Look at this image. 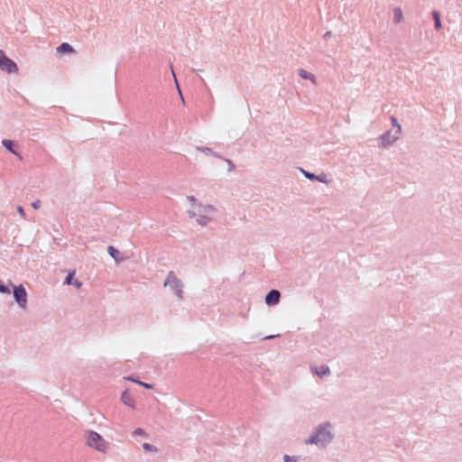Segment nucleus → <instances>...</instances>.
<instances>
[{
    "label": "nucleus",
    "instance_id": "obj_1",
    "mask_svg": "<svg viewBox=\"0 0 462 462\" xmlns=\"http://www.w3.org/2000/svg\"><path fill=\"white\" fill-rule=\"evenodd\" d=\"M88 445L99 452H106V443L105 439L97 432L90 431L88 435Z\"/></svg>",
    "mask_w": 462,
    "mask_h": 462
},
{
    "label": "nucleus",
    "instance_id": "obj_2",
    "mask_svg": "<svg viewBox=\"0 0 462 462\" xmlns=\"http://www.w3.org/2000/svg\"><path fill=\"white\" fill-rule=\"evenodd\" d=\"M0 69L3 70H6L8 73L16 72L17 66L16 64L7 58L4 51L0 50Z\"/></svg>",
    "mask_w": 462,
    "mask_h": 462
},
{
    "label": "nucleus",
    "instance_id": "obj_3",
    "mask_svg": "<svg viewBox=\"0 0 462 462\" xmlns=\"http://www.w3.org/2000/svg\"><path fill=\"white\" fill-rule=\"evenodd\" d=\"M14 296L17 303L22 307L25 308L27 304V294L25 289L22 286H16L14 289Z\"/></svg>",
    "mask_w": 462,
    "mask_h": 462
},
{
    "label": "nucleus",
    "instance_id": "obj_4",
    "mask_svg": "<svg viewBox=\"0 0 462 462\" xmlns=\"http://www.w3.org/2000/svg\"><path fill=\"white\" fill-rule=\"evenodd\" d=\"M331 438L330 434L328 431H326V430H320L318 432V434L316 436H313L310 439V444H316V443H319V442H324V441H327L329 439Z\"/></svg>",
    "mask_w": 462,
    "mask_h": 462
},
{
    "label": "nucleus",
    "instance_id": "obj_5",
    "mask_svg": "<svg viewBox=\"0 0 462 462\" xmlns=\"http://www.w3.org/2000/svg\"><path fill=\"white\" fill-rule=\"evenodd\" d=\"M280 300V292L276 290L271 291L265 298V302L268 305L278 303Z\"/></svg>",
    "mask_w": 462,
    "mask_h": 462
},
{
    "label": "nucleus",
    "instance_id": "obj_6",
    "mask_svg": "<svg viewBox=\"0 0 462 462\" xmlns=\"http://www.w3.org/2000/svg\"><path fill=\"white\" fill-rule=\"evenodd\" d=\"M74 275H75V272H70L66 279V282L68 285H75L78 289H79L81 287V282H79L78 280H75L74 279Z\"/></svg>",
    "mask_w": 462,
    "mask_h": 462
},
{
    "label": "nucleus",
    "instance_id": "obj_7",
    "mask_svg": "<svg viewBox=\"0 0 462 462\" xmlns=\"http://www.w3.org/2000/svg\"><path fill=\"white\" fill-rule=\"evenodd\" d=\"M312 370L318 376H323L329 373V368L328 366H321L319 368L314 367Z\"/></svg>",
    "mask_w": 462,
    "mask_h": 462
},
{
    "label": "nucleus",
    "instance_id": "obj_8",
    "mask_svg": "<svg viewBox=\"0 0 462 462\" xmlns=\"http://www.w3.org/2000/svg\"><path fill=\"white\" fill-rule=\"evenodd\" d=\"M122 401L128 406L134 407V401L131 398L130 394L125 391L122 394Z\"/></svg>",
    "mask_w": 462,
    "mask_h": 462
},
{
    "label": "nucleus",
    "instance_id": "obj_9",
    "mask_svg": "<svg viewBox=\"0 0 462 462\" xmlns=\"http://www.w3.org/2000/svg\"><path fill=\"white\" fill-rule=\"evenodd\" d=\"M58 51L60 52H69V53H72L74 51L73 48L69 43H62L58 48Z\"/></svg>",
    "mask_w": 462,
    "mask_h": 462
},
{
    "label": "nucleus",
    "instance_id": "obj_10",
    "mask_svg": "<svg viewBox=\"0 0 462 462\" xmlns=\"http://www.w3.org/2000/svg\"><path fill=\"white\" fill-rule=\"evenodd\" d=\"M108 251H109L110 255H111L114 259H116V261H119V260H120V258H119V254H120V253H119L116 248H114L113 246H109V247H108Z\"/></svg>",
    "mask_w": 462,
    "mask_h": 462
},
{
    "label": "nucleus",
    "instance_id": "obj_11",
    "mask_svg": "<svg viewBox=\"0 0 462 462\" xmlns=\"http://www.w3.org/2000/svg\"><path fill=\"white\" fill-rule=\"evenodd\" d=\"M433 17L435 20V26L437 29H439L441 27V23L439 19V14L438 12H433Z\"/></svg>",
    "mask_w": 462,
    "mask_h": 462
},
{
    "label": "nucleus",
    "instance_id": "obj_12",
    "mask_svg": "<svg viewBox=\"0 0 462 462\" xmlns=\"http://www.w3.org/2000/svg\"><path fill=\"white\" fill-rule=\"evenodd\" d=\"M3 144L5 148H7L9 151H11L12 152L15 153V152L14 151L13 149V142L10 141V140H4L3 141Z\"/></svg>",
    "mask_w": 462,
    "mask_h": 462
},
{
    "label": "nucleus",
    "instance_id": "obj_13",
    "mask_svg": "<svg viewBox=\"0 0 462 462\" xmlns=\"http://www.w3.org/2000/svg\"><path fill=\"white\" fill-rule=\"evenodd\" d=\"M167 285H172V286H175V287L179 286L178 282L176 281V279L174 277H169L168 278V280L165 282V286H167Z\"/></svg>",
    "mask_w": 462,
    "mask_h": 462
},
{
    "label": "nucleus",
    "instance_id": "obj_14",
    "mask_svg": "<svg viewBox=\"0 0 462 462\" xmlns=\"http://www.w3.org/2000/svg\"><path fill=\"white\" fill-rule=\"evenodd\" d=\"M302 172H303V173H304V175H305L308 179H310V180H319V181H323L319 177L315 176V175H314V174H312V173H310V172L305 171H302Z\"/></svg>",
    "mask_w": 462,
    "mask_h": 462
},
{
    "label": "nucleus",
    "instance_id": "obj_15",
    "mask_svg": "<svg viewBox=\"0 0 462 462\" xmlns=\"http://www.w3.org/2000/svg\"><path fill=\"white\" fill-rule=\"evenodd\" d=\"M300 75L303 79H310L314 80V77L310 74H309L306 70H300Z\"/></svg>",
    "mask_w": 462,
    "mask_h": 462
},
{
    "label": "nucleus",
    "instance_id": "obj_16",
    "mask_svg": "<svg viewBox=\"0 0 462 462\" xmlns=\"http://www.w3.org/2000/svg\"><path fill=\"white\" fill-rule=\"evenodd\" d=\"M143 448L147 451H156V448L148 443L143 444Z\"/></svg>",
    "mask_w": 462,
    "mask_h": 462
},
{
    "label": "nucleus",
    "instance_id": "obj_17",
    "mask_svg": "<svg viewBox=\"0 0 462 462\" xmlns=\"http://www.w3.org/2000/svg\"><path fill=\"white\" fill-rule=\"evenodd\" d=\"M383 142L385 144H390L392 143V141L389 139V134H386L383 136Z\"/></svg>",
    "mask_w": 462,
    "mask_h": 462
},
{
    "label": "nucleus",
    "instance_id": "obj_18",
    "mask_svg": "<svg viewBox=\"0 0 462 462\" xmlns=\"http://www.w3.org/2000/svg\"><path fill=\"white\" fill-rule=\"evenodd\" d=\"M395 17L397 21H401L402 18V12L400 9L395 10Z\"/></svg>",
    "mask_w": 462,
    "mask_h": 462
},
{
    "label": "nucleus",
    "instance_id": "obj_19",
    "mask_svg": "<svg viewBox=\"0 0 462 462\" xmlns=\"http://www.w3.org/2000/svg\"><path fill=\"white\" fill-rule=\"evenodd\" d=\"M0 291L4 292V293H8L9 292V289L6 286H5V285H1L0 284Z\"/></svg>",
    "mask_w": 462,
    "mask_h": 462
},
{
    "label": "nucleus",
    "instance_id": "obj_20",
    "mask_svg": "<svg viewBox=\"0 0 462 462\" xmlns=\"http://www.w3.org/2000/svg\"><path fill=\"white\" fill-rule=\"evenodd\" d=\"M392 122H393V125L394 126H397V128H398V132H401V125L397 124L396 119H395V118H392Z\"/></svg>",
    "mask_w": 462,
    "mask_h": 462
},
{
    "label": "nucleus",
    "instance_id": "obj_21",
    "mask_svg": "<svg viewBox=\"0 0 462 462\" xmlns=\"http://www.w3.org/2000/svg\"><path fill=\"white\" fill-rule=\"evenodd\" d=\"M284 461L285 462H294L295 458L294 457H291L290 456H285L284 457Z\"/></svg>",
    "mask_w": 462,
    "mask_h": 462
},
{
    "label": "nucleus",
    "instance_id": "obj_22",
    "mask_svg": "<svg viewBox=\"0 0 462 462\" xmlns=\"http://www.w3.org/2000/svg\"><path fill=\"white\" fill-rule=\"evenodd\" d=\"M134 434H136V435H143L144 431L142 429H137V430H135Z\"/></svg>",
    "mask_w": 462,
    "mask_h": 462
},
{
    "label": "nucleus",
    "instance_id": "obj_23",
    "mask_svg": "<svg viewBox=\"0 0 462 462\" xmlns=\"http://www.w3.org/2000/svg\"><path fill=\"white\" fill-rule=\"evenodd\" d=\"M32 207H33L35 209L39 208V207H40V201L38 200V201H36V202L32 203Z\"/></svg>",
    "mask_w": 462,
    "mask_h": 462
},
{
    "label": "nucleus",
    "instance_id": "obj_24",
    "mask_svg": "<svg viewBox=\"0 0 462 462\" xmlns=\"http://www.w3.org/2000/svg\"><path fill=\"white\" fill-rule=\"evenodd\" d=\"M18 212H19L22 216H23V215H24V211H23V208L22 207H19V208H18Z\"/></svg>",
    "mask_w": 462,
    "mask_h": 462
},
{
    "label": "nucleus",
    "instance_id": "obj_25",
    "mask_svg": "<svg viewBox=\"0 0 462 462\" xmlns=\"http://www.w3.org/2000/svg\"><path fill=\"white\" fill-rule=\"evenodd\" d=\"M141 384H142L143 386H144L145 388H147V389H151V388H152V385H151V384L144 383H142Z\"/></svg>",
    "mask_w": 462,
    "mask_h": 462
},
{
    "label": "nucleus",
    "instance_id": "obj_26",
    "mask_svg": "<svg viewBox=\"0 0 462 462\" xmlns=\"http://www.w3.org/2000/svg\"><path fill=\"white\" fill-rule=\"evenodd\" d=\"M127 379H128V380H131V381H133V382H135V383H139V384H141V383H142V382L137 381V379H133V378H131V377H129V378H127Z\"/></svg>",
    "mask_w": 462,
    "mask_h": 462
},
{
    "label": "nucleus",
    "instance_id": "obj_27",
    "mask_svg": "<svg viewBox=\"0 0 462 462\" xmlns=\"http://www.w3.org/2000/svg\"><path fill=\"white\" fill-rule=\"evenodd\" d=\"M226 162L230 166L229 169L231 170L233 168V165L231 164V162L229 161H226Z\"/></svg>",
    "mask_w": 462,
    "mask_h": 462
}]
</instances>
